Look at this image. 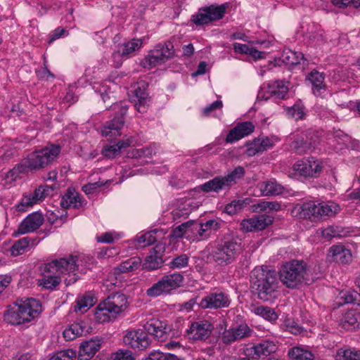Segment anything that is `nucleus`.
Wrapping results in <instances>:
<instances>
[{
    "label": "nucleus",
    "instance_id": "nucleus-60",
    "mask_svg": "<svg viewBox=\"0 0 360 360\" xmlns=\"http://www.w3.org/2000/svg\"><path fill=\"white\" fill-rule=\"evenodd\" d=\"M187 221L181 224V225L174 228L172 231L171 236L173 238H179L182 237H186L187 236Z\"/></svg>",
    "mask_w": 360,
    "mask_h": 360
},
{
    "label": "nucleus",
    "instance_id": "nucleus-29",
    "mask_svg": "<svg viewBox=\"0 0 360 360\" xmlns=\"http://www.w3.org/2000/svg\"><path fill=\"white\" fill-rule=\"evenodd\" d=\"M142 39H133L131 41L122 44L116 53L112 54V57H125L127 58L129 55L133 53L135 51L139 49L142 46Z\"/></svg>",
    "mask_w": 360,
    "mask_h": 360
},
{
    "label": "nucleus",
    "instance_id": "nucleus-13",
    "mask_svg": "<svg viewBox=\"0 0 360 360\" xmlns=\"http://www.w3.org/2000/svg\"><path fill=\"white\" fill-rule=\"evenodd\" d=\"M252 333V329L246 323H242L228 329L226 328L222 332L220 338L224 344L231 345L235 342L251 337Z\"/></svg>",
    "mask_w": 360,
    "mask_h": 360
},
{
    "label": "nucleus",
    "instance_id": "nucleus-28",
    "mask_svg": "<svg viewBox=\"0 0 360 360\" xmlns=\"http://www.w3.org/2000/svg\"><path fill=\"white\" fill-rule=\"evenodd\" d=\"M324 79L323 73L316 70L311 71L307 77V79L311 84L313 94L316 96H321L326 90Z\"/></svg>",
    "mask_w": 360,
    "mask_h": 360
},
{
    "label": "nucleus",
    "instance_id": "nucleus-18",
    "mask_svg": "<svg viewBox=\"0 0 360 360\" xmlns=\"http://www.w3.org/2000/svg\"><path fill=\"white\" fill-rule=\"evenodd\" d=\"M212 330L213 326L209 321H200L192 323L187 333L190 339L205 340L210 336Z\"/></svg>",
    "mask_w": 360,
    "mask_h": 360
},
{
    "label": "nucleus",
    "instance_id": "nucleus-19",
    "mask_svg": "<svg viewBox=\"0 0 360 360\" xmlns=\"http://www.w3.org/2000/svg\"><path fill=\"white\" fill-rule=\"evenodd\" d=\"M315 148V141L309 137L308 132H301L294 136L290 148L295 153L302 155L311 151Z\"/></svg>",
    "mask_w": 360,
    "mask_h": 360
},
{
    "label": "nucleus",
    "instance_id": "nucleus-63",
    "mask_svg": "<svg viewBox=\"0 0 360 360\" xmlns=\"http://www.w3.org/2000/svg\"><path fill=\"white\" fill-rule=\"evenodd\" d=\"M210 233L207 231V229L205 227L204 224L198 223V237L195 239H193V241L207 240L210 237Z\"/></svg>",
    "mask_w": 360,
    "mask_h": 360
},
{
    "label": "nucleus",
    "instance_id": "nucleus-17",
    "mask_svg": "<svg viewBox=\"0 0 360 360\" xmlns=\"http://www.w3.org/2000/svg\"><path fill=\"white\" fill-rule=\"evenodd\" d=\"M165 252V244L158 243L150 250L148 255L146 257L143 266L148 270H155L160 268L164 263L163 255Z\"/></svg>",
    "mask_w": 360,
    "mask_h": 360
},
{
    "label": "nucleus",
    "instance_id": "nucleus-21",
    "mask_svg": "<svg viewBox=\"0 0 360 360\" xmlns=\"http://www.w3.org/2000/svg\"><path fill=\"white\" fill-rule=\"evenodd\" d=\"M288 82L281 79L269 81L266 86L268 98L275 101L284 100L288 96L289 91Z\"/></svg>",
    "mask_w": 360,
    "mask_h": 360
},
{
    "label": "nucleus",
    "instance_id": "nucleus-20",
    "mask_svg": "<svg viewBox=\"0 0 360 360\" xmlns=\"http://www.w3.org/2000/svg\"><path fill=\"white\" fill-rule=\"evenodd\" d=\"M103 302L104 307L109 309L112 318H115L127 308V298L122 293L115 292L109 295Z\"/></svg>",
    "mask_w": 360,
    "mask_h": 360
},
{
    "label": "nucleus",
    "instance_id": "nucleus-43",
    "mask_svg": "<svg viewBox=\"0 0 360 360\" xmlns=\"http://www.w3.org/2000/svg\"><path fill=\"white\" fill-rule=\"evenodd\" d=\"M252 207L255 212L278 211L281 209V204L276 201H260Z\"/></svg>",
    "mask_w": 360,
    "mask_h": 360
},
{
    "label": "nucleus",
    "instance_id": "nucleus-57",
    "mask_svg": "<svg viewBox=\"0 0 360 360\" xmlns=\"http://www.w3.org/2000/svg\"><path fill=\"white\" fill-rule=\"evenodd\" d=\"M155 153L154 147L150 146L136 150L133 155L136 158H151Z\"/></svg>",
    "mask_w": 360,
    "mask_h": 360
},
{
    "label": "nucleus",
    "instance_id": "nucleus-41",
    "mask_svg": "<svg viewBox=\"0 0 360 360\" xmlns=\"http://www.w3.org/2000/svg\"><path fill=\"white\" fill-rule=\"evenodd\" d=\"M31 238L30 237H24L19 239L11 248V253L13 256H18L24 253L29 248Z\"/></svg>",
    "mask_w": 360,
    "mask_h": 360
},
{
    "label": "nucleus",
    "instance_id": "nucleus-42",
    "mask_svg": "<svg viewBox=\"0 0 360 360\" xmlns=\"http://www.w3.org/2000/svg\"><path fill=\"white\" fill-rule=\"evenodd\" d=\"M288 356L292 360H313L314 355L309 351L300 347H292L288 351Z\"/></svg>",
    "mask_w": 360,
    "mask_h": 360
},
{
    "label": "nucleus",
    "instance_id": "nucleus-36",
    "mask_svg": "<svg viewBox=\"0 0 360 360\" xmlns=\"http://www.w3.org/2000/svg\"><path fill=\"white\" fill-rule=\"evenodd\" d=\"M45 274H44L41 279L39 281V285L49 290L55 289L60 283V276L54 272H49L44 269Z\"/></svg>",
    "mask_w": 360,
    "mask_h": 360
},
{
    "label": "nucleus",
    "instance_id": "nucleus-53",
    "mask_svg": "<svg viewBox=\"0 0 360 360\" xmlns=\"http://www.w3.org/2000/svg\"><path fill=\"white\" fill-rule=\"evenodd\" d=\"M243 137L252 134L255 129V125L251 122H239L236 126Z\"/></svg>",
    "mask_w": 360,
    "mask_h": 360
},
{
    "label": "nucleus",
    "instance_id": "nucleus-33",
    "mask_svg": "<svg viewBox=\"0 0 360 360\" xmlns=\"http://www.w3.org/2000/svg\"><path fill=\"white\" fill-rule=\"evenodd\" d=\"M141 264V259L139 257H130L121 262L113 269L115 274L122 273H129L134 271L139 268Z\"/></svg>",
    "mask_w": 360,
    "mask_h": 360
},
{
    "label": "nucleus",
    "instance_id": "nucleus-46",
    "mask_svg": "<svg viewBox=\"0 0 360 360\" xmlns=\"http://www.w3.org/2000/svg\"><path fill=\"white\" fill-rule=\"evenodd\" d=\"M134 95L138 98L139 103L136 104L137 110L140 112L145 111V105L147 103L148 94L144 88L138 86L134 89Z\"/></svg>",
    "mask_w": 360,
    "mask_h": 360
},
{
    "label": "nucleus",
    "instance_id": "nucleus-9",
    "mask_svg": "<svg viewBox=\"0 0 360 360\" xmlns=\"http://www.w3.org/2000/svg\"><path fill=\"white\" fill-rule=\"evenodd\" d=\"M227 8V4H212L202 7L199 9L197 14L192 15L191 21L196 25H203L222 19Z\"/></svg>",
    "mask_w": 360,
    "mask_h": 360
},
{
    "label": "nucleus",
    "instance_id": "nucleus-58",
    "mask_svg": "<svg viewBox=\"0 0 360 360\" xmlns=\"http://www.w3.org/2000/svg\"><path fill=\"white\" fill-rule=\"evenodd\" d=\"M187 223L188 225L186 238L193 240V239H195L198 237V223L193 220H189L187 221Z\"/></svg>",
    "mask_w": 360,
    "mask_h": 360
},
{
    "label": "nucleus",
    "instance_id": "nucleus-32",
    "mask_svg": "<svg viewBox=\"0 0 360 360\" xmlns=\"http://www.w3.org/2000/svg\"><path fill=\"white\" fill-rule=\"evenodd\" d=\"M162 237V230L153 229L150 231L138 236L136 237V241L137 245L140 248H143L153 244Z\"/></svg>",
    "mask_w": 360,
    "mask_h": 360
},
{
    "label": "nucleus",
    "instance_id": "nucleus-61",
    "mask_svg": "<svg viewBox=\"0 0 360 360\" xmlns=\"http://www.w3.org/2000/svg\"><path fill=\"white\" fill-rule=\"evenodd\" d=\"M244 138L236 127L231 129L226 137V143H234Z\"/></svg>",
    "mask_w": 360,
    "mask_h": 360
},
{
    "label": "nucleus",
    "instance_id": "nucleus-30",
    "mask_svg": "<svg viewBox=\"0 0 360 360\" xmlns=\"http://www.w3.org/2000/svg\"><path fill=\"white\" fill-rule=\"evenodd\" d=\"M103 343V340L99 337L91 338L83 341L79 346L80 352L87 354L88 356L93 357L96 353L99 351Z\"/></svg>",
    "mask_w": 360,
    "mask_h": 360
},
{
    "label": "nucleus",
    "instance_id": "nucleus-44",
    "mask_svg": "<svg viewBox=\"0 0 360 360\" xmlns=\"http://www.w3.org/2000/svg\"><path fill=\"white\" fill-rule=\"evenodd\" d=\"M255 313L271 322H274L278 319V316L275 311L269 307H257L255 309Z\"/></svg>",
    "mask_w": 360,
    "mask_h": 360
},
{
    "label": "nucleus",
    "instance_id": "nucleus-54",
    "mask_svg": "<svg viewBox=\"0 0 360 360\" xmlns=\"http://www.w3.org/2000/svg\"><path fill=\"white\" fill-rule=\"evenodd\" d=\"M246 146L247 149L245 150V154L249 157L254 156L257 153L263 152L262 150L259 149V148H261L259 139H255L252 142L248 143Z\"/></svg>",
    "mask_w": 360,
    "mask_h": 360
},
{
    "label": "nucleus",
    "instance_id": "nucleus-8",
    "mask_svg": "<svg viewBox=\"0 0 360 360\" xmlns=\"http://www.w3.org/2000/svg\"><path fill=\"white\" fill-rule=\"evenodd\" d=\"M183 281L184 277L179 273L164 276L157 283L147 289L146 295L149 297H157L169 294L172 290L181 286Z\"/></svg>",
    "mask_w": 360,
    "mask_h": 360
},
{
    "label": "nucleus",
    "instance_id": "nucleus-39",
    "mask_svg": "<svg viewBox=\"0 0 360 360\" xmlns=\"http://www.w3.org/2000/svg\"><path fill=\"white\" fill-rule=\"evenodd\" d=\"M94 297L89 294H85L77 299L75 311L84 313L94 306Z\"/></svg>",
    "mask_w": 360,
    "mask_h": 360
},
{
    "label": "nucleus",
    "instance_id": "nucleus-2",
    "mask_svg": "<svg viewBox=\"0 0 360 360\" xmlns=\"http://www.w3.org/2000/svg\"><path fill=\"white\" fill-rule=\"evenodd\" d=\"M41 311L39 301L30 298L10 305L4 312V321L13 326L28 323Z\"/></svg>",
    "mask_w": 360,
    "mask_h": 360
},
{
    "label": "nucleus",
    "instance_id": "nucleus-7",
    "mask_svg": "<svg viewBox=\"0 0 360 360\" xmlns=\"http://www.w3.org/2000/svg\"><path fill=\"white\" fill-rule=\"evenodd\" d=\"M174 53V46L171 42L158 44L141 61V65L143 68L150 69L165 63L173 57Z\"/></svg>",
    "mask_w": 360,
    "mask_h": 360
},
{
    "label": "nucleus",
    "instance_id": "nucleus-12",
    "mask_svg": "<svg viewBox=\"0 0 360 360\" xmlns=\"http://www.w3.org/2000/svg\"><path fill=\"white\" fill-rule=\"evenodd\" d=\"M292 169L300 175L304 177L316 178L321 175L323 171V162L314 157H311L296 162Z\"/></svg>",
    "mask_w": 360,
    "mask_h": 360
},
{
    "label": "nucleus",
    "instance_id": "nucleus-49",
    "mask_svg": "<svg viewBox=\"0 0 360 360\" xmlns=\"http://www.w3.org/2000/svg\"><path fill=\"white\" fill-rule=\"evenodd\" d=\"M287 114L289 117L295 120H303L305 117L304 107L300 103H295L292 107L288 108Z\"/></svg>",
    "mask_w": 360,
    "mask_h": 360
},
{
    "label": "nucleus",
    "instance_id": "nucleus-56",
    "mask_svg": "<svg viewBox=\"0 0 360 360\" xmlns=\"http://www.w3.org/2000/svg\"><path fill=\"white\" fill-rule=\"evenodd\" d=\"M101 153L108 158H113L120 153L119 147L116 144H106L103 146Z\"/></svg>",
    "mask_w": 360,
    "mask_h": 360
},
{
    "label": "nucleus",
    "instance_id": "nucleus-64",
    "mask_svg": "<svg viewBox=\"0 0 360 360\" xmlns=\"http://www.w3.org/2000/svg\"><path fill=\"white\" fill-rule=\"evenodd\" d=\"M203 224L205 227L207 229V231L211 233L212 231H216L221 228L222 221L218 219H210Z\"/></svg>",
    "mask_w": 360,
    "mask_h": 360
},
{
    "label": "nucleus",
    "instance_id": "nucleus-22",
    "mask_svg": "<svg viewBox=\"0 0 360 360\" xmlns=\"http://www.w3.org/2000/svg\"><path fill=\"white\" fill-rule=\"evenodd\" d=\"M147 334L153 335L158 341H165L167 336V324L159 319H152L143 325Z\"/></svg>",
    "mask_w": 360,
    "mask_h": 360
},
{
    "label": "nucleus",
    "instance_id": "nucleus-55",
    "mask_svg": "<svg viewBox=\"0 0 360 360\" xmlns=\"http://www.w3.org/2000/svg\"><path fill=\"white\" fill-rule=\"evenodd\" d=\"M150 359L151 360H154L155 359L157 360H184V358L177 356L175 354L163 352L151 353L150 354Z\"/></svg>",
    "mask_w": 360,
    "mask_h": 360
},
{
    "label": "nucleus",
    "instance_id": "nucleus-51",
    "mask_svg": "<svg viewBox=\"0 0 360 360\" xmlns=\"http://www.w3.org/2000/svg\"><path fill=\"white\" fill-rule=\"evenodd\" d=\"M76 356V352L69 349L56 352L49 360H75Z\"/></svg>",
    "mask_w": 360,
    "mask_h": 360
},
{
    "label": "nucleus",
    "instance_id": "nucleus-5",
    "mask_svg": "<svg viewBox=\"0 0 360 360\" xmlns=\"http://www.w3.org/2000/svg\"><path fill=\"white\" fill-rule=\"evenodd\" d=\"M77 256L69 255L66 257L56 259L46 265V271L54 272L59 276L62 275H68L65 278L64 281L67 285L75 283L78 280V276L75 271L78 269Z\"/></svg>",
    "mask_w": 360,
    "mask_h": 360
},
{
    "label": "nucleus",
    "instance_id": "nucleus-14",
    "mask_svg": "<svg viewBox=\"0 0 360 360\" xmlns=\"http://www.w3.org/2000/svg\"><path fill=\"white\" fill-rule=\"evenodd\" d=\"M123 342L133 349L143 350L150 345L151 340L144 329H137L127 331L123 337Z\"/></svg>",
    "mask_w": 360,
    "mask_h": 360
},
{
    "label": "nucleus",
    "instance_id": "nucleus-24",
    "mask_svg": "<svg viewBox=\"0 0 360 360\" xmlns=\"http://www.w3.org/2000/svg\"><path fill=\"white\" fill-rule=\"evenodd\" d=\"M317 209L318 202L308 201L301 205H297L292 210V212L301 219L317 220Z\"/></svg>",
    "mask_w": 360,
    "mask_h": 360
},
{
    "label": "nucleus",
    "instance_id": "nucleus-15",
    "mask_svg": "<svg viewBox=\"0 0 360 360\" xmlns=\"http://www.w3.org/2000/svg\"><path fill=\"white\" fill-rule=\"evenodd\" d=\"M274 221V217L267 214H259L243 219L240 229L243 232H254L264 230Z\"/></svg>",
    "mask_w": 360,
    "mask_h": 360
},
{
    "label": "nucleus",
    "instance_id": "nucleus-27",
    "mask_svg": "<svg viewBox=\"0 0 360 360\" xmlns=\"http://www.w3.org/2000/svg\"><path fill=\"white\" fill-rule=\"evenodd\" d=\"M340 210V207L336 202L333 201L318 202L317 209V220L325 219L326 217H331L338 214Z\"/></svg>",
    "mask_w": 360,
    "mask_h": 360
},
{
    "label": "nucleus",
    "instance_id": "nucleus-1",
    "mask_svg": "<svg viewBox=\"0 0 360 360\" xmlns=\"http://www.w3.org/2000/svg\"><path fill=\"white\" fill-rule=\"evenodd\" d=\"M250 282L259 299L272 301L277 297L279 282L274 270L267 266H256L250 273Z\"/></svg>",
    "mask_w": 360,
    "mask_h": 360
},
{
    "label": "nucleus",
    "instance_id": "nucleus-11",
    "mask_svg": "<svg viewBox=\"0 0 360 360\" xmlns=\"http://www.w3.org/2000/svg\"><path fill=\"white\" fill-rule=\"evenodd\" d=\"M116 110L113 119L108 121L102 129V135L106 138L120 135V130L124 124V115L127 114L128 107L122 103H117L113 105Z\"/></svg>",
    "mask_w": 360,
    "mask_h": 360
},
{
    "label": "nucleus",
    "instance_id": "nucleus-3",
    "mask_svg": "<svg viewBox=\"0 0 360 360\" xmlns=\"http://www.w3.org/2000/svg\"><path fill=\"white\" fill-rule=\"evenodd\" d=\"M240 251V243L233 236H224L212 247L210 255L219 266H228L236 260Z\"/></svg>",
    "mask_w": 360,
    "mask_h": 360
},
{
    "label": "nucleus",
    "instance_id": "nucleus-26",
    "mask_svg": "<svg viewBox=\"0 0 360 360\" xmlns=\"http://www.w3.org/2000/svg\"><path fill=\"white\" fill-rule=\"evenodd\" d=\"M226 188H227L225 185L222 176H219L206 181L200 186L195 188L194 189L191 190L190 193H200V191L205 193H209L211 191L219 192L220 190Z\"/></svg>",
    "mask_w": 360,
    "mask_h": 360
},
{
    "label": "nucleus",
    "instance_id": "nucleus-50",
    "mask_svg": "<svg viewBox=\"0 0 360 360\" xmlns=\"http://www.w3.org/2000/svg\"><path fill=\"white\" fill-rule=\"evenodd\" d=\"M189 257L186 254H181V255L174 258L169 263V267L172 269H181L186 267L188 264Z\"/></svg>",
    "mask_w": 360,
    "mask_h": 360
},
{
    "label": "nucleus",
    "instance_id": "nucleus-10",
    "mask_svg": "<svg viewBox=\"0 0 360 360\" xmlns=\"http://www.w3.org/2000/svg\"><path fill=\"white\" fill-rule=\"evenodd\" d=\"M231 303V299L229 292L222 289H217L202 297L199 303V307L203 309L216 310L228 308Z\"/></svg>",
    "mask_w": 360,
    "mask_h": 360
},
{
    "label": "nucleus",
    "instance_id": "nucleus-59",
    "mask_svg": "<svg viewBox=\"0 0 360 360\" xmlns=\"http://www.w3.org/2000/svg\"><path fill=\"white\" fill-rule=\"evenodd\" d=\"M243 209L239 199L231 201L225 207L226 212L229 214H234Z\"/></svg>",
    "mask_w": 360,
    "mask_h": 360
},
{
    "label": "nucleus",
    "instance_id": "nucleus-52",
    "mask_svg": "<svg viewBox=\"0 0 360 360\" xmlns=\"http://www.w3.org/2000/svg\"><path fill=\"white\" fill-rule=\"evenodd\" d=\"M112 360H134L133 352L129 349H120L111 354Z\"/></svg>",
    "mask_w": 360,
    "mask_h": 360
},
{
    "label": "nucleus",
    "instance_id": "nucleus-40",
    "mask_svg": "<svg viewBox=\"0 0 360 360\" xmlns=\"http://www.w3.org/2000/svg\"><path fill=\"white\" fill-rule=\"evenodd\" d=\"M84 331V328L79 323L71 324L68 328L63 331V337L68 340H72L77 336L82 335Z\"/></svg>",
    "mask_w": 360,
    "mask_h": 360
},
{
    "label": "nucleus",
    "instance_id": "nucleus-45",
    "mask_svg": "<svg viewBox=\"0 0 360 360\" xmlns=\"http://www.w3.org/2000/svg\"><path fill=\"white\" fill-rule=\"evenodd\" d=\"M103 302H101L96 308L95 318L100 323L108 322L112 317L108 307H104Z\"/></svg>",
    "mask_w": 360,
    "mask_h": 360
},
{
    "label": "nucleus",
    "instance_id": "nucleus-25",
    "mask_svg": "<svg viewBox=\"0 0 360 360\" xmlns=\"http://www.w3.org/2000/svg\"><path fill=\"white\" fill-rule=\"evenodd\" d=\"M60 205L65 209L70 207L79 209L82 207L83 203L79 193L74 188H68L63 195Z\"/></svg>",
    "mask_w": 360,
    "mask_h": 360
},
{
    "label": "nucleus",
    "instance_id": "nucleus-6",
    "mask_svg": "<svg viewBox=\"0 0 360 360\" xmlns=\"http://www.w3.org/2000/svg\"><path fill=\"white\" fill-rule=\"evenodd\" d=\"M61 150L59 145L49 144L43 148L36 150L27 156L30 170L44 169L52 164Z\"/></svg>",
    "mask_w": 360,
    "mask_h": 360
},
{
    "label": "nucleus",
    "instance_id": "nucleus-4",
    "mask_svg": "<svg viewBox=\"0 0 360 360\" xmlns=\"http://www.w3.org/2000/svg\"><path fill=\"white\" fill-rule=\"evenodd\" d=\"M309 267L303 260L285 262L279 271L280 280L288 288H295L308 280Z\"/></svg>",
    "mask_w": 360,
    "mask_h": 360
},
{
    "label": "nucleus",
    "instance_id": "nucleus-37",
    "mask_svg": "<svg viewBox=\"0 0 360 360\" xmlns=\"http://www.w3.org/2000/svg\"><path fill=\"white\" fill-rule=\"evenodd\" d=\"M280 59L286 65H295L299 64L301 60L304 59V55L301 52L284 49Z\"/></svg>",
    "mask_w": 360,
    "mask_h": 360
},
{
    "label": "nucleus",
    "instance_id": "nucleus-35",
    "mask_svg": "<svg viewBox=\"0 0 360 360\" xmlns=\"http://www.w3.org/2000/svg\"><path fill=\"white\" fill-rule=\"evenodd\" d=\"M258 187L263 196L279 195L283 190V188L275 181L261 182L258 184Z\"/></svg>",
    "mask_w": 360,
    "mask_h": 360
},
{
    "label": "nucleus",
    "instance_id": "nucleus-62",
    "mask_svg": "<svg viewBox=\"0 0 360 360\" xmlns=\"http://www.w3.org/2000/svg\"><path fill=\"white\" fill-rule=\"evenodd\" d=\"M340 360H360V352L352 349L344 350Z\"/></svg>",
    "mask_w": 360,
    "mask_h": 360
},
{
    "label": "nucleus",
    "instance_id": "nucleus-23",
    "mask_svg": "<svg viewBox=\"0 0 360 360\" xmlns=\"http://www.w3.org/2000/svg\"><path fill=\"white\" fill-rule=\"evenodd\" d=\"M251 349L253 351L254 356L257 359H260L275 353L278 349V347L274 341L264 339L254 345Z\"/></svg>",
    "mask_w": 360,
    "mask_h": 360
},
{
    "label": "nucleus",
    "instance_id": "nucleus-48",
    "mask_svg": "<svg viewBox=\"0 0 360 360\" xmlns=\"http://www.w3.org/2000/svg\"><path fill=\"white\" fill-rule=\"evenodd\" d=\"M36 204L35 200L31 197L30 193H24L20 201L15 205L18 212H26L30 207Z\"/></svg>",
    "mask_w": 360,
    "mask_h": 360
},
{
    "label": "nucleus",
    "instance_id": "nucleus-16",
    "mask_svg": "<svg viewBox=\"0 0 360 360\" xmlns=\"http://www.w3.org/2000/svg\"><path fill=\"white\" fill-rule=\"evenodd\" d=\"M44 219L41 213L34 212L28 214L19 224L15 235H23L34 232L44 223Z\"/></svg>",
    "mask_w": 360,
    "mask_h": 360
},
{
    "label": "nucleus",
    "instance_id": "nucleus-38",
    "mask_svg": "<svg viewBox=\"0 0 360 360\" xmlns=\"http://www.w3.org/2000/svg\"><path fill=\"white\" fill-rule=\"evenodd\" d=\"M245 170L243 167L238 166L231 172L226 176H222L227 188L237 183V181L244 176Z\"/></svg>",
    "mask_w": 360,
    "mask_h": 360
},
{
    "label": "nucleus",
    "instance_id": "nucleus-34",
    "mask_svg": "<svg viewBox=\"0 0 360 360\" xmlns=\"http://www.w3.org/2000/svg\"><path fill=\"white\" fill-rule=\"evenodd\" d=\"M342 327L345 329L360 328V311L349 310L341 319Z\"/></svg>",
    "mask_w": 360,
    "mask_h": 360
},
{
    "label": "nucleus",
    "instance_id": "nucleus-47",
    "mask_svg": "<svg viewBox=\"0 0 360 360\" xmlns=\"http://www.w3.org/2000/svg\"><path fill=\"white\" fill-rule=\"evenodd\" d=\"M359 298L360 294L355 290L342 291L340 293V299L342 301L340 302L341 304L356 303L359 304L357 301L359 300Z\"/></svg>",
    "mask_w": 360,
    "mask_h": 360
},
{
    "label": "nucleus",
    "instance_id": "nucleus-31",
    "mask_svg": "<svg viewBox=\"0 0 360 360\" xmlns=\"http://www.w3.org/2000/svg\"><path fill=\"white\" fill-rule=\"evenodd\" d=\"M330 253L336 262L348 264L352 259L351 251L342 245H335L330 248Z\"/></svg>",
    "mask_w": 360,
    "mask_h": 360
}]
</instances>
